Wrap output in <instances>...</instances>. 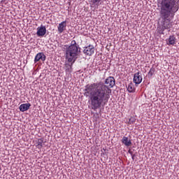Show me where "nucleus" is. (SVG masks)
Segmentation results:
<instances>
[{
  "label": "nucleus",
  "instance_id": "nucleus-1",
  "mask_svg": "<svg viewBox=\"0 0 179 179\" xmlns=\"http://www.w3.org/2000/svg\"><path fill=\"white\" fill-rule=\"evenodd\" d=\"M115 79L114 77H108L103 82L94 83L85 86L84 94L86 97H90L91 108L96 111L101 106H106L111 96V87H114Z\"/></svg>",
  "mask_w": 179,
  "mask_h": 179
},
{
  "label": "nucleus",
  "instance_id": "nucleus-2",
  "mask_svg": "<svg viewBox=\"0 0 179 179\" xmlns=\"http://www.w3.org/2000/svg\"><path fill=\"white\" fill-rule=\"evenodd\" d=\"M159 8L160 15L162 19H164V29L166 30L171 29L173 27V22L170 15L178 12L179 0H161Z\"/></svg>",
  "mask_w": 179,
  "mask_h": 179
},
{
  "label": "nucleus",
  "instance_id": "nucleus-3",
  "mask_svg": "<svg viewBox=\"0 0 179 179\" xmlns=\"http://www.w3.org/2000/svg\"><path fill=\"white\" fill-rule=\"evenodd\" d=\"M79 52H80V48L76 43V41H72L71 45H69L66 50V59H67L68 62L71 63V66L75 64L76 59H78Z\"/></svg>",
  "mask_w": 179,
  "mask_h": 179
},
{
  "label": "nucleus",
  "instance_id": "nucleus-4",
  "mask_svg": "<svg viewBox=\"0 0 179 179\" xmlns=\"http://www.w3.org/2000/svg\"><path fill=\"white\" fill-rule=\"evenodd\" d=\"M142 74L139 72L136 73L134 76L133 82L135 83L136 86L141 85L142 83Z\"/></svg>",
  "mask_w": 179,
  "mask_h": 179
},
{
  "label": "nucleus",
  "instance_id": "nucleus-5",
  "mask_svg": "<svg viewBox=\"0 0 179 179\" xmlns=\"http://www.w3.org/2000/svg\"><path fill=\"white\" fill-rule=\"evenodd\" d=\"M46 33L47 29L45 28V26L41 25V27L37 28L36 34L38 37H43V36H45Z\"/></svg>",
  "mask_w": 179,
  "mask_h": 179
},
{
  "label": "nucleus",
  "instance_id": "nucleus-6",
  "mask_svg": "<svg viewBox=\"0 0 179 179\" xmlns=\"http://www.w3.org/2000/svg\"><path fill=\"white\" fill-rule=\"evenodd\" d=\"M83 52L85 55H93L94 54V46L93 45H89L84 48Z\"/></svg>",
  "mask_w": 179,
  "mask_h": 179
},
{
  "label": "nucleus",
  "instance_id": "nucleus-7",
  "mask_svg": "<svg viewBox=\"0 0 179 179\" xmlns=\"http://www.w3.org/2000/svg\"><path fill=\"white\" fill-rule=\"evenodd\" d=\"M45 55L43 52H39L35 56L34 62H38L39 61H45Z\"/></svg>",
  "mask_w": 179,
  "mask_h": 179
},
{
  "label": "nucleus",
  "instance_id": "nucleus-8",
  "mask_svg": "<svg viewBox=\"0 0 179 179\" xmlns=\"http://www.w3.org/2000/svg\"><path fill=\"white\" fill-rule=\"evenodd\" d=\"M58 32L61 34V33L65 31L66 30V21H63L59 24L57 27Z\"/></svg>",
  "mask_w": 179,
  "mask_h": 179
},
{
  "label": "nucleus",
  "instance_id": "nucleus-9",
  "mask_svg": "<svg viewBox=\"0 0 179 179\" xmlns=\"http://www.w3.org/2000/svg\"><path fill=\"white\" fill-rule=\"evenodd\" d=\"M30 107H31V104H30V103H22L19 106L20 111L24 113V111H27Z\"/></svg>",
  "mask_w": 179,
  "mask_h": 179
},
{
  "label": "nucleus",
  "instance_id": "nucleus-10",
  "mask_svg": "<svg viewBox=\"0 0 179 179\" xmlns=\"http://www.w3.org/2000/svg\"><path fill=\"white\" fill-rule=\"evenodd\" d=\"M122 143H123V145H125V146H131V145H132V142H131V140H129L128 137L127 136H123V138H122Z\"/></svg>",
  "mask_w": 179,
  "mask_h": 179
},
{
  "label": "nucleus",
  "instance_id": "nucleus-11",
  "mask_svg": "<svg viewBox=\"0 0 179 179\" xmlns=\"http://www.w3.org/2000/svg\"><path fill=\"white\" fill-rule=\"evenodd\" d=\"M36 148L37 149H41L43 148V143H44V139L43 138H38V140H36Z\"/></svg>",
  "mask_w": 179,
  "mask_h": 179
},
{
  "label": "nucleus",
  "instance_id": "nucleus-12",
  "mask_svg": "<svg viewBox=\"0 0 179 179\" xmlns=\"http://www.w3.org/2000/svg\"><path fill=\"white\" fill-rule=\"evenodd\" d=\"M129 93H135V85L134 83H130L127 87Z\"/></svg>",
  "mask_w": 179,
  "mask_h": 179
},
{
  "label": "nucleus",
  "instance_id": "nucleus-13",
  "mask_svg": "<svg viewBox=\"0 0 179 179\" xmlns=\"http://www.w3.org/2000/svg\"><path fill=\"white\" fill-rule=\"evenodd\" d=\"M176 36H170L168 39V45H174V44H176Z\"/></svg>",
  "mask_w": 179,
  "mask_h": 179
},
{
  "label": "nucleus",
  "instance_id": "nucleus-14",
  "mask_svg": "<svg viewBox=\"0 0 179 179\" xmlns=\"http://www.w3.org/2000/svg\"><path fill=\"white\" fill-rule=\"evenodd\" d=\"M164 30H166V29H164V25L162 27H159L157 29V33H159V34H164Z\"/></svg>",
  "mask_w": 179,
  "mask_h": 179
},
{
  "label": "nucleus",
  "instance_id": "nucleus-15",
  "mask_svg": "<svg viewBox=\"0 0 179 179\" xmlns=\"http://www.w3.org/2000/svg\"><path fill=\"white\" fill-rule=\"evenodd\" d=\"M155 72H156V69H155V67H152L148 72V78H152Z\"/></svg>",
  "mask_w": 179,
  "mask_h": 179
},
{
  "label": "nucleus",
  "instance_id": "nucleus-16",
  "mask_svg": "<svg viewBox=\"0 0 179 179\" xmlns=\"http://www.w3.org/2000/svg\"><path fill=\"white\" fill-rule=\"evenodd\" d=\"M103 0H91L90 2L92 5H99Z\"/></svg>",
  "mask_w": 179,
  "mask_h": 179
},
{
  "label": "nucleus",
  "instance_id": "nucleus-17",
  "mask_svg": "<svg viewBox=\"0 0 179 179\" xmlns=\"http://www.w3.org/2000/svg\"><path fill=\"white\" fill-rule=\"evenodd\" d=\"M134 157H135V155H132V159H133V160H134Z\"/></svg>",
  "mask_w": 179,
  "mask_h": 179
},
{
  "label": "nucleus",
  "instance_id": "nucleus-18",
  "mask_svg": "<svg viewBox=\"0 0 179 179\" xmlns=\"http://www.w3.org/2000/svg\"><path fill=\"white\" fill-rule=\"evenodd\" d=\"M131 122H132V124H134V122H135V121H132Z\"/></svg>",
  "mask_w": 179,
  "mask_h": 179
},
{
  "label": "nucleus",
  "instance_id": "nucleus-19",
  "mask_svg": "<svg viewBox=\"0 0 179 179\" xmlns=\"http://www.w3.org/2000/svg\"><path fill=\"white\" fill-rule=\"evenodd\" d=\"M0 171H1V166H0Z\"/></svg>",
  "mask_w": 179,
  "mask_h": 179
}]
</instances>
